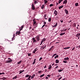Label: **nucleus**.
Segmentation results:
<instances>
[{
	"mask_svg": "<svg viewBox=\"0 0 80 80\" xmlns=\"http://www.w3.org/2000/svg\"><path fill=\"white\" fill-rule=\"evenodd\" d=\"M48 21L49 22H50L52 21V18H49L48 20Z\"/></svg>",
	"mask_w": 80,
	"mask_h": 80,
	"instance_id": "obj_29",
	"label": "nucleus"
},
{
	"mask_svg": "<svg viewBox=\"0 0 80 80\" xmlns=\"http://www.w3.org/2000/svg\"><path fill=\"white\" fill-rule=\"evenodd\" d=\"M38 49V48H35V49H34V51H33V52H32L33 53H35V52H37V51Z\"/></svg>",
	"mask_w": 80,
	"mask_h": 80,
	"instance_id": "obj_4",
	"label": "nucleus"
},
{
	"mask_svg": "<svg viewBox=\"0 0 80 80\" xmlns=\"http://www.w3.org/2000/svg\"><path fill=\"white\" fill-rule=\"evenodd\" d=\"M54 48V46H52L51 47V48H50L49 50V52H50L52 50H53V49Z\"/></svg>",
	"mask_w": 80,
	"mask_h": 80,
	"instance_id": "obj_11",
	"label": "nucleus"
},
{
	"mask_svg": "<svg viewBox=\"0 0 80 80\" xmlns=\"http://www.w3.org/2000/svg\"><path fill=\"white\" fill-rule=\"evenodd\" d=\"M52 67V65H49V66L48 69L50 70V69H51Z\"/></svg>",
	"mask_w": 80,
	"mask_h": 80,
	"instance_id": "obj_15",
	"label": "nucleus"
},
{
	"mask_svg": "<svg viewBox=\"0 0 80 80\" xmlns=\"http://www.w3.org/2000/svg\"><path fill=\"white\" fill-rule=\"evenodd\" d=\"M33 26H36V25H37V22L35 21V19H33Z\"/></svg>",
	"mask_w": 80,
	"mask_h": 80,
	"instance_id": "obj_3",
	"label": "nucleus"
},
{
	"mask_svg": "<svg viewBox=\"0 0 80 80\" xmlns=\"http://www.w3.org/2000/svg\"><path fill=\"white\" fill-rule=\"evenodd\" d=\"M67 29H65L64 30V31H67Z\"/></svg>",
	"mask_w": 80,
	"mask_h": 80,
	"instance_id": "obj_64",
	"label": "nucleus"
},
{
	"mask_svg": "<svg viewBox=\"0 0 80 80\" xmlns=\"http://www.w3.org/2000/svg\"><path fill=\"white\" fill-rule=\"evenodd\" d=\"M41 60H42V58L41 57L39 59V61H41Z\"/></svg>",
	"mask_w": 80,
	"mask_h": 80,
	"instance_id": "obj_51",
	"label": "nucleus"
},
{
	"mask_svg": "<svg viewBox=\"0 0 80 80\" xmlns=\"http://www.w3.org/2000/svg\"><path fill=\"white\" fill-rule=\"evenodd\" d=\"M60 77V75H59L57 76V77Z\"/></svg>",
	"mask_w": 80,
	"mask_h": 80,
	"instance_id": "obj_57",
	"label": "nucleus"
},
{
	"mask_svg": "<svg viewBox=\"0 0 80 80\" xmlns=\"http://www.w3.org/2000/svg\"><path fill=\"white\" fill-rule=\"evenodd\" d=\"M35 38L36 39L37 42H39V41L40 40V35H38Z\"/></svg>",
	"mask_w": 80,
	"mask_h": 80,
	"instance_id": "obj_2",
	"label": "nucleus"
},
{
	"mask_svg": "<svg viewBox=\"0 0 80 80\" xmlns=\"http://www.w3.org/2000/svg\"><path fill=\"white\" fill-rule=\"evenodd\" d=\"M58 55H57L55 57H54V58L55 59H56L57 58H58Z\"/></svg>",
	"mask_w": 80,
	"mask_h": 80,
	"instance_id": "obj_39",
	"label": "nucleus"
},
{
	"mask_svg": "<svg viewBox=\"0 0 80 80\" xmlns=\"http://www.w3.org/2000/svg\"><path fill=\"white\" fill-rule=\"evenodd\" d=\"M44 1V2L45 4H46L48 3V1H47V0H45Z\"/></svg>",
	"mask_w": 80,
	"mask_h": 80,
	"instance_id": "obj_32",
	"label": "nucleus"
},
{
	"mask_svg": "<svg viewBox=\"0 0 80 80\" xmlns=\"http://www.w3.org/2000/svg\"><path fill=\"white\" fill-rule=\"evenodd\" d=\"M63 63H67V61H63Z\"/></svg>",
	"mask_w": 80,
	"mask_h": 80,
	"instance_id": "obj_46",
	"label": "nucleus"
},
{
	"mask_svg": "<svg viewBox=\"0 0 80 80\" xmlns=\"http://www.w3.org/2000/svg\"><path fill=\"white\" fill-rule=\"evenodd\" d=\"M22 62V61H20L18 62V65L20 64Z\"/></svg>",
	"mask_w": 80,
	"mask_h": 80,
	"instance_id": "obj_45",
	"label": "nucleus"
},
{
	"mask_svg": "<svg viewBox=\"0 0 80 80\" xmlns=\"http://www.w3.org/2000/svg\"><path fill=\"white\" fill-rule=\"evenodd\" d=\"M65 32L61 33L60 34V36H62V35H65Z\"/></svg>",
	"mask_w": 80,
	"mask_h": 80,
	"instance_id": "obj_26",
	"label": "nucleus"
},
{
	"mask_svg": "<svg viewBox=\"0 0 80 80\" xmlns=\"http://www.w3.org/2000/svg\"><path fill=\"white\" fill-rule=\"evenodd\" d=\"M45 48H46V45L44 46H42L41 48V49L42 50H43V49H44Z\"/></svg>",
	"mask_w": 80,
	"mask_h": 80,
	"instance_id": "obj_12",
	"label": "nucleus"
},
{
	"mask_svg": "<svg viewBox=\"0 0 80 80\" xmlns=\"http://www.w3.org/2000/svg\"><path fill=\"white\" fill-rule=\"evenodd\" d=\"M58 25V23L57 22H56V23L55 25H54L53 26H52V27H54V28L56 27H57V26Z\"/></svg>",
	"mask_w": 80,
	"mask_h": 80,
	"instance_id": "obj_21",
	"label": "nucleus"
},
{
	"mask_svg": "<svg viewBox=\"0 0 80 80\" xmlns=\"http://www.w3.org/2000/svg\"><path fill=\"white\" fill-rule=\"evenodd\" d=\"M75 5L76 6V7H78V3H76L75 4Z\"/></svg>",
	"mask_w": 80,
	"mask_h": 80,
	"instance_id": "obj_36",
	"label": "nucleus"
},
{
	"mask_svg": "<svg viewBox=\"0 0 80 80\" xmlns=\"http://www.w3.org/2000/svg\"><path fill=\"white\" fill-rule=\"evenodd\" d=\"M46 40V39L45 38H44L43 39H42V40L41 42H45V41Z\"/></svg>",
	"mask_w": 80,
	"mask_h": 80,
	"instance_id": "obj_27",
	"label": "nucleus"
},
{
	"mask_svg": "<svg viewBox=\"0 0 80 80\" xmlns=\"http://www.w3.org/2000/svg\"><path fill=\"white\" fill-rule=\"evenodd\" d=\"M28 56H31V53H28Z\"/></svg>",
	"mask_w": 80,
	"mask_h": 80,
	"instance_id": "obj_48",
	"label": "nucleus"
},
{
	"mask_svg": "<svg viewBox=\"0 0 80 80\" xmlns=\"http://www.w3.org/2000/svg\"><path fill=\"white\" fill-rule=\"evenodd\" d=\"M35 74H34L32 75V76L31 77V79H32V78H34V77H35Z\"/></svg>",
	"mask_w": 80,
	"mask_h": 80,
	"instance_id": "obj_17",
	"label": "nucleus"
},
{
	"mask_svg": "<svg viewBox=\"0 0 80 80\" xmlns=\"http://www.w3.org/2000/svg\"><path fill=\"white\" fill-rule=\"evenodd\" d=\"M43 76H45V74H43L42 75H41L40 76V78H42L43 77Z\"/></svg>",
	"mask_w": 80,
	"mask_h": 80,
	"instance_id": "obj_34",
	"label": "nucleus"
},
{
	"mask_svg": "<svg viewBox=\"0 0 80 80\" xmlns=\"http://www.w3.org/2000/svg\"><path fill=\"white\" fill-rule=\"evenodd\" d=\"M32 10H34L35 9V6H34V5H33V3H32Z\"/></svg>",
	"mask_w": 80,
	"mask_h": 80,
	"instance_id": "obj_6",
	"label": "nucleus"
},
{
	"mask_svg": "<svg viewBox=\"0 0 80 80\" xmlns=\"http://www.w3.org/2000/svg\"><path fill=\"white\" fill-rule=\"evenodd\" d=\"M62 77H60V78H58V80H60L61 79H62Z\"/></svg>",
	"mask_w": 80,
	"mask_h": 80,
	"instance_id": "obj_52",
	"label": "nucleus"
},
{
	"mask_svg": "<svg viewBox=\"0 0 80 80\" xmlns=\"http://www.w3.org/2000/svg\"><path fill=\"white\" fill-rule=\"evenodd\" d=\"M21 33V32H20V31H18V32H17L16 33V35H20V34Z\"/></svg>",
	"mask_w": 80,
	"mask_h": 80,
	"instance_id": "obj_5",
	"label": "nucleus"
},
{
	"mask_svg": "<svg viewBox=\"0 0 80 80\" xmlns=\"http://www.w3.org/2000/svg\"><path fill=\"white\" fill-rule=\"evenodd\" d=\"M46 80H47L48 79V77H46Z\"/></svg>",
	"mask_w": 80,
	"mask_h": 80,
	"instance_id": "obj_54",
	"label": "nucleus"
},
{
	"mask_svg": "<svg viewBox=\"0 0 80 80\" xmlns=\"http://www.w3.org/2000/svg\"><path fill=\"white\" fill-rule=\"evenodd\" d=\"M69 48H70V47H68L67 48H64V50H65V49H69Z\"/></svg>",
	"mask_w": 80,
	"mask_h": 80,
	"instance_id": "obj_33",
	"label": "nucleus"
},
{
	"mask_svg": "<svg viewBox=\"0 0 80 80\" xmlns=\"http://www.w3.org/2000/svg\"><path fill=\"white\" fill-rule=\"evenodd\" d=\"M54 64H55V63H53L52 64V66H53V65H54Z\"/></svg>",
	"mask_w": 80,
	"mask_h": 80,
	"instance_id": "obj_61",
	"label": "nucleus"
},
{
	"mask_svg": "<svg viewBox=\"0 0 80 80\" xmlns=\"http://www.w3.org/2000/svg\"><path fill=\"white\" fill-rule=\"evenodd\" d=\"M36 3H38L37 1H34V4H36Z\"/></svg>",
	"mask_w": 80,
	"mask_h": 80,
	"instance_id": "obj_42",
	"label": "nucleus"
},
{
	"mask_svg": "<svg viewBox=\"0 0 80 80\" xmlns=\"http://www.w3.org/2000/svg\"><path fill=\"white\" fill-rule=\"evenodd\" d=\"M31 75H30L29 77H28V78H27L26 80H31V79H30V78H31Z\"/></svg>",
	"mask_w": 80,
	"mask_h": 80,
	"instance_id": "obj_18",
	"label": "nucleus"
},
{
	"mask_svg": "<svg viewBox=\"0 0 80 80\" xmlns=\"http://www.w3.org/2000/svg\"><path fill=\"white\" fill-rule=\"evenodd\" d=\"M29 76H29V75L27 74L25 76V78H27L28 77H29Z\"/></svg>",
	"mask_w": 80,
	"mask_h": 80,
	"instance_id": "obj_43",
	"label": "nucleus"
},
{
	"mask_svg": "<svg viewBox=\"0 0 80 80\" xmlns=\"http://www.w3.org/2000/svg\"><path fill=\"white\" fill-rule=\"evenodd\" d=\"M47 17V14H45L44 15V18L45 19V20H47V18H46Z\"/></svg>",
	"mask_w": 80,
	"mask_h": 80,
	"instance_id": "obj_25",
	"label": "nucleus"
},
{
	"mask_svg": "<svg viewBox=\"0 0 80 80\" xmlns=\"http://www.w3.org/2000/svg\"><path fill=\"white\" fill-rule=\"evenodd\" d=\"M72 27H76V24L75 23H74L72 24Z\"/></svg>",
	"mask_w": 80,
	"mask_h": 80,
	"instance_id": "obj_19",
	"label": "nucleus"
},
{
	"mask_svg": "<svg viewBox=\"0 0 80 80\" xmlns=\"http://www.w3.org/2000/svg\"><path fill=\"white\" fill-rule=\"evenodd\" d=\"M62 71L63 69H59V70H58V72H61Z\"/></svg>",
	"mask_w": 80,
	"mask_h": 80,
	"instance_id": "obj_41",
	"label": "nucleus"
},
{
	"mask_svg": "<svg viewBox=\"0 0 80 80\" xmlns=\"http://www.w3.org/2000/svg\"><path fill=\"white\" fill-rule=\"evenodd\" d=\"M47 68V65H45L44 67V68Z\"/></svg>",
	"mask_w": 80,
	"mask_h": 80,
	"instance_id": "obj_53",
	"label": "nucleus"
},
{
	"mask_svg": "<svg viewBox=\"0 0 80 80\" xmlns=\"http://www.w3.org/2000/svg\"><path fill=\"white\" fill-rule=\"evenodd\" d=\"M58 65V64H56L55 65V66H57Z\"/></svg>",
	"mask_w": 80,
	"mask_h": 80,
	"instance_id": "obj_62",
	"label": "nucleus"
},
{
	"mask_svg": "<svg viewBox=\"0 0 80 80\" xmlns=\"http://www.w3.org/2000/svg\"><path fill=\"white\" fill-rule=\"evenodd\" d=\"M57 55V54L56 53V54H54L52 56V58H53L55 56V55Z\"/></svg>",
	"mask_w": 80,
	"mask_h": 80,
	"instance_id": "obj_35",
	"label": "nucleus"
},
{
	"mask_svg": "<svg viewBox=\"0 0 80 80\" xmlns=\"http://www.w3.org/2000/svg\"><path fill=\"white\" fill-rule=\"evenodd\" d=\"M66 3H67V0H65L63 1V4H66Z\"/></svg>",
	"mask_w": 80,
	"mask_h": 80,
	"instance_id": "obj_13",
	"label": "nucleus"
},
{
	"mask_svg": "<svg viewBox=\"0 0 80 80\" xmlns=\"http://www.w3.org/2000/svg\"><path fill=\"white\" fill-rule=\"evenodd\" d=\"M56 3H57L56 6L58 5V4H60V3H58V2H56Z\"/></svg>",
	"mask_w": 80,
	"mask_h": 80,
	"instance_id": "obj_55",
	"label": "nucleus"
},
{
	"mask_svg": "<svg viewBox=\"0 0 80 80\" xmlns=\"http://www.w3.org/2000/svg\"><path fill=\"white\" fill-rule=\"evenodd\" d=\"M43 24L44 25H42V27L41 28H43V27H44L45 26H47V25H46L47 24V22H44L43 23Z\"/></svg>",
	"mask_w": 80,
	"mask_h": 80,
	"instance_id": "obj_7",
	"label": "nucleus"
},
{
	"mask_svg": "<svg viewBox=\"0 0 80 80\" xmlns=\"http://www.w3.org/2000/svg\"><path fill=\"white\" fill-rule=\"evenodd\" d=\"M56 63H59V60L56 59L55 61Z\"/></svg>",
	"mask_w": 80,
	"mask_h": 80,
	"instance_id": "obj_23",
	"label": "nucleus"
},
{
	"mask_svg": "<svg viewBox=\"0 0 80 80\" xmlns=\"http://www.w3.org/2000/svg\"><path fill=\"white\" fill-rule=\"evenodd\" d=\"M13 37L12 38V40L13 41V40H15V33H14L13 35Z\"/></svg>",
	"mask_w": 80,
	"mask_h": 80,
	"instance_id": "obj_16",
	"label": "nucleus"
},
{
	"mask_svg": "<svg viewBox=\"0 0 80 80\" xmlns=\"http://www.w3.org/2000/svg\"><path fill=\"white\" fill-rule=\"evenodd\" d=\"M29 30H30V29H32V27H30L29 28Z\"/></svg>",
	"mask_w": 80,
	"mask_h": 80,
	"instance_id": "obj_60",
	"label": "nucleus"
},
{
	"mask_svg": "<svg viewBox=\"0 0 80 80\" xmlns=\"http://www.w3.org/2000/svg\"><path fill=\"white\" fill-rule=\"evenodd\" d=\"M55 69H57V68H58V66H57L55 68Z\"/></svg>",
	"mask_w": 80,
	"mask_h": 80,
	"instance_id": "obj_50",
	"label": "nucleus"
},
{
	"mask_svg": "<svg viewBox=\"0 0 80 80\" xmlns=\"http://www.w3.org/2000/svg\"><path fill=\"white\" fill-rule=\"evenodd\" d=\"M32 39L33 40V42L34 43H36L37 42V40H36L35 38H32Z\"/></svg>",
	"mask_w": 80,
	"mask_h": 80,
	"instance_id": "obj_8",
	"label": "nucleus"
},
{
	"mask_svg": "<svg viewBox=\"0 0 80 80\" xmlns=\"http://www.w3.org/2000/svg\"><path fill=\"white\" fill-rule=\"evenodd\" d=\"M5 73L4 72H3L2 73L0 72V75H5Z\"/></svg>",
	"mask_w": 80,
	"mask_h": 80,
	"instance_id": "obj_40",
	"label": "nucleus"
},
{
	"mask_svg": "<svg viewBox=\"0 0 80 80\" xmlns=\"http://www.w3.org/2000/svg\"><path fill=\"white\" fill-rule=\"evenodd\" d=\"M47 77H50V75H47Z\"/></svg>",
	"mask_w": 80,
	"mask_h": 80,
	"instance_id": "obj_58",
	"label": "nucleus"
},
{
	"mask_svg": "<svg viewBox=\"0 0 80 80\" xmlns=\"http://www.w3.org/2000/svg\"><path fill=\"white\" fill-rule=\"evenodd\" d=\"M42 72V71H39L38 72V73H41Z\"/></svg>",
	"mask_w": 80,
	"mask_h": 80,
	"instance_id": "obj_44",
	"label": "nucleus"
},
{
	"mask_svg": "<svg viewBox=\"0 0 80 80\" xmlns=\"http://www.w3.org/2000/svg\"><path fill=\"white\" fill-rule=\"evenodd\" d=\"M75 47H73L72 49V51L74 50H75Z\"/></svg>",
	"mask_w": 80,
	"mask_h": 80,
	"instance_id": "obj_47",
	"label": "nucleus"
},
{
	"mask_svg": "<svg viewBox=\"0 0 80 80\" xmlns=\"http://www.w3.org/2000/svg\"><path fill=\"white\" fill-rule=\"evenodd\" d=\"M60 43V42H56V44H57V43Z\"/></svg>",
	"mask_w": 80,
	"mask_h": 80,
	"instance_id": "obj_63",
	"label": "nucleus"
},
{
	"mask_svg": "<svg viewBox=\"0 0 80 80\" xmlns=\"http://www.w3.org/2000/svg\"><path fill=\"white\" fill-rule=\"evenodd\" d=\"M25 70H20V72H19V74H21V73H22V72H24Z\"/></svg>",
	"mask_w": 80,
	"mask_h": 80,
	"instance_id": "obj_22",
	"label": "nucleus"
},
{
	"mask_svg": "<svg viewBox=\"0 0 80 80\" xmlns=\"http://www.w3.org/2000/svg\"><path fill=\"white\" fill-rule=\"evenodd\" d=\"M17 78V76H16L15 77H13V78H12V80L13 79H16Z\"/></svg>",
	"mask_w": 80,
	"mask_h": 80,
	"instance_id": "obj_37",
	"label": "nucleus"
},
{
	"mask_svg": "<svg viewBox=\"0 0 80 80\" xmlns=\"http://www.w3.org/2000/svg\"><path fill=\"white\" fill-rule=\"evenodd\" d=\"M42 43H43V42L41 41V43L40 44V45H42Z\"/></svg>",
	"mask_w": 80,
	"mask_h": 80,
	"instance_id": "obj_59",
	"label": "nucleus"
},
{
	"mask_svg": "<svg viewBox=\"0 0 80 80\" xmlns=\"http://www.w3.org/2000/svg\"><path fill=\"white\" fill-rule=\"evenodd\" d=\"M36 60H37V59L35 58L34 59V61L32 63V65L35 64V62H36Z\"/></svg>",
	"mask_w": 80,
	"mask_h": 80,
	"instance_id": "obj_20",
	"label": "nucleus"
},
{
	"mask_svg": "<svg viewBox=\"0 0 80 80\" xmlns=\"http://www.w3.org/2000/svg\"><path fill=\"white\" fill-rule=\"evenodd\" d=\"M2 79V80H6V79H7V78H5V77H3V78H1Z\"/></svg>",
	"mask_w": 80,
	"mask_h": 80,
	"instance_id": "obj_31",
	"label": "nucleus"
},
{
	"mask_svg": "<svg viewBox=\"0 0 80 80\" xmlns=\"http://www.w3.org/2000/svg\"><path fill=\"white\" fill-rule=\"evenodd\" d=\"M64 11L67 15H68V11L67 10V9H65L64 10Z\"/></svg>",
	"mask_w": 80,
	"mask_h": 80,
	"instance_id": "obj_9",
	"label": "nucleus"
},
{
	"mask_svg": "<svg viewBox=\"0 0 80 80\" xmlns=\"http://www.w3.org/2000/svg\"><path fill=\"white\" fill-rule=\"evenodd\" d=\"M62 1H63V0H59L58 3H60Z\"/></svg>",
	"mask_w": 80,
	"mask_h": 80,
	"instance_id": "obj_38",
	"label": "nucleus"
},
{
	"mask_svg": "<svg viewBox=\"0 0 80 80\" xmlns=\"http://www.w3.org/2000/svg\"><path fill=\"white\" fill-rule=\"evenodd\" d=\"M64 60H69V58L68 57L65 58L64 59Z\"/></svg>",
	"mask_w": 80,
	"mask_h": 80,
	"instance_id": "obj_14",
	"label": "nucleus"
},
{
	"mask_svg": "<svg viewBox=\"0 0 80 80\" xmlns=\"http://www.w3.org/2000/svg\"><path fill=\"white\" fill-rule=\"evenodd\" d=\"M53 6V4H50V5H49V7H52V6Z\"/></svg>",
	"mask_w": 80,
	"mask_h": 80,
	"instance_id": "obj_49",
	"label": "nucleus"
},
{
	"mask_svg": "<svg viewBox=\"0 0 80 80\" xmlns=\"http://www.w3.org/2000/svg\"><path fill=\"white\" fill-rule=\"evenodd\" d=\"M23 26H22L21 27H20V29H19V31H21L22 30V29H23Z\"/></svg>",
	"mask_w": 80,
	"mask_h": 80,
	"instance_id": "obj_28",
	"label": "nucleus"
},
{
	"mask_svg": "<svg viewBox=\"0 0 80 80\" xmlns=\"http://www.w3.org/2000/svg\"><path fill=\"white\" fill-rule=\"evenodd\" d=\"M54 14H55V16L57 15V14H58V12L56 10H55L54 12Z\"/></svg>",
	"mask_w": 80,
	"mask_h": 80,
	"instance_id": "obj_10",
	"label": "nucleus"
},
{
	"mask_svg": "<svg viewBox=\"0 0 80 80\" xmlns=\"http://www.w3.org/2000/svg\"><path fill=\"white\" fill-rule=\"evenodd\" d=\"M8 59L9 60L5 62V63H10L12 62V59H11L10 58H8Z\"/></svg>",
	"mask_w": 80,
	"mask_h": 80,
	"instance_id": "obj_1",
	"label": "nucleus"
},
{
	"mask_svg": "<svg viewBox=\"0 0 80 80\" xmlns=\"http://www.w3.org/2000/svg\"><path fill=\"white\" fill-rule=\"evenodd\" d=\"M41 8L42 9H43V8H45V5H44V4L42 5Z\"/></svg>",
	"mask_w": 80,
	"mask_h": 80,
	"instance_id": "obj_24",
	"label": "nucleus"
},
{
	"mask_svg": "<svg viewBox=\"0 0 80 80\" xmlns=\"http://www.w3.org/2000/svg\"><path fill=\"white\" fill-rule=\"evenodd\" d=\"M63 7V6H60L58 8L60 9H61V8H62Z\"/></svg>",
	"mask_w": 80,
	"mask_h": 80,
	"instance_id": "obj_30",
	"label": "nucleus"
},
{
	"mask_svg": "<svg viewBox=\"0 0 80 80\" xmlns=\"http://www.w3.org/2000/svg\"><path fill=\"white\" fill-rule=\"evenodd\" d=\"M60 22H61V23H63V20H60Z\"/></svg>",
	"mask_w": 80,
	"mask_h": 80,
	"instance_id": "obj_56",
	"label": "nucleus"
}]
</instances>
